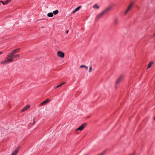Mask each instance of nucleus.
Returning <instances> with one entry per match:
<instances>
[{"label": "nucleus", "instance_id": "obj_10", "mask_svg": "<svg viewBox=\"0 0 155 155\" xmlns=\"http://www.w3.org/2000/svg\"><path fill=\"white\" fill-rule=\"evenodd\" d=\"M20 147H19L16 149L15 151L12 153L11 155H16L18 153L19 150L20 148Z\"/></svg>", "mask_w": 155, "mask_h": 155}, {"label": "nucleus", "instance_id": "obj_23", "mask_svg": "<svg viewBox=\"0 0 155 155\" xmlns=\"http://www.w3.org/2000/svg\"><path fill=\"white\" fill-rule=\"evenodd\" d=\"M84 68H85L87 70H88V67L87 66H85V67Z\"/></svg>", "mask_w": 155, "mask_h": 155}, {"label": "nucleus", "instance_id": "obj_17", "mask_svg": "<svg viewBox=\"0 0 155 155\" xmlns=\"http://www.w3.org/2000/svg\"><path fill=\"white\" fill-rule=\"evenodd\" d=\"M58 11L57 10L54 11L53 12V14L55 15L58 14Z\"/></svg>", "mask_w": 155, "mask_h": 155}, {"label": "nucleus", "instance_id": "obj_2", "mask_svg": "<svg viewBox=\"0 0 155 155\" xmlns=\"http://www.w3.org/2000/svg\"><path fill=\"white\" fill-rule=\"evenodd\" d=\"M134 5V3H131L130 5L128 6L124 13V15H126L129 12V11L132 8Z\"/></svg>", "mask_w": 155, "mask_h": 155}, {"label": "nucleus", "instance_id": "obj_9", "mask_svg": "<svg viewBox=\"0 0 155 155\" xmlns=\"http://www.w3.org/2000/svg\"><path fill=\"white\" fill-rule=\"evenodd\" d=\"M112 7V5H110L107 8H105L103 11L105 13H106L110 10L111 9Z\"/></svg>", "mask_w": 155, "mask_h": 155}, {"label": "nucleus", "instance_id": "obj_19", "mask_svg": "<svg viewBox=\"0 0 155 155\" xmlns=\"http://www.w3.org/2000/svg\"><path fill=\"white\" fill-rule=\"evenodd\" d=\"M92 67H90L89 70V73H91L92 71Z\"/></svg>", "mask_w": 155, "mask_h": 155}, {"label": "nucleus", "instance_id": "obj_6", "mask_svg": "<svg viewBox=\"0 0 155 155\" xmlns=\"http://www.w3.org/2000/svg\"><path fill=\"white\" fill-rule=\"evenodd\" d=\"M51 101L50 99H47L45 101H43L40 104V106H42L45 105Z\"/></svg>", "mask_w": 155, "mask_h": 155}, {"label": "nucleus", "instance_id": "obj_28", "mask_svg": "<svg viewBox=\"0 0 155 155\" xmlns=\"http://www.w3.org/2000/svg\"><path fill=\"white\" fill-rule=\"evenodd\" d=\"M3 53L2 52H0V54H1Z\"/></svg>", "mask_w": 155, "mask_h": 155}, {"label": "nucleus", "instance_id": "obj_29", "mask_svg": "<svg viewBox=\"0 0 155 155\" xmlns=\"http://www.w3.org/2000/svg\"><path fill=\"white\" fill-rule=\"evenodd\" d=\"M65 84V82H64V83H62V84H62V85L64 84Z\"/></svg>", "mask_w": 155, "mask_h": 155}, {"label": "nucleus", "instance_id": "obj_5", "mask_svg": "<svg viewBox=\"0 0 155 155\" xmlns=\"http://www.w3.org/2000/svg\"><path fill=\"white\" fill-rule=\"evenodd\" d=\"M20 50V48H18L17 49H15L13 50L12 52L10 53H9L7 55H13V54H15L16 53L18 52Z\"/></svg>", "mask_w": 155, "mask_h": 155}, {"label": "nucleus", "instance_id": "obj_26", "mask_svg": "<svg viewBox=\"0 0 155 155\" xmlns=\"http://www.w3.org/2000/svg\"><path fill=\"white\" fill-rule=\"evenodd\" d=\"M35 120V117L34 118V119H33V120ZM35 123V121H33V123H32V124H34Z\"/></svg>", "mask_w": 155, "mask_h": 155}, {"label": "nucleus", "instance_id": "obj_21", "mask_svg": "<svg viewBox=\"0 0 155 155\" xmlns=\"http://www.w3.org/2000/svg\"><path fill=\"white\" fill-rule=\"evenodd\" d=\"M8 3L7 2V1L6 0L5 2H4V3H3V5H7Z\"/></svg>", "mask_w": 155, "mask_h": 155}, {"label": "nucleus", "instance_id": "obj_22", "mask_svg": "<svg viewBox=\"0 0 155 155\" xmlns=\"http://www.w3.org/2000/svg\"><path fill=\"white\" fill-rule=\"evenodd\" d=\"M85 66V65H81L80 67V68H84Z\"/></svg>", "mask_w": 155, "mask_h": 155}, {"label": "nucleus", "instance_id": "obj_16", "mask_svg": "<svg viewBox=\"0 0 155 155\" xmlns=\"http://www.w3.org/2000/svg\"><path fill=\"white\" fill-rule=\"evenodd\" d=\"M47 16L49 17H51L53 16V14L52 12H50L47 14Z\"/></svg>", "mask_w": 155, "mask_h": 155}, {"label": "nucleus", "instance_id": "obj_7", "mask_svg": "<svg viewBox=\"0 0 155 155\" xmlns=\"http://www.w3.org/2000/svg\"><path fill=\"white\" fill-rule=\"evenodd\" d=\"M123 77L122 75L120 76L118 78L117 81H116V84L117 85L119 84L120 82L123 79Z\"/></svg>", "mask_w": 155, "mask_h": 155}, {"label": "nucleus", "instance_id": "obj_11", "mask_svg": "<svg viewBox=\"0 0 155 155\" xmlns=\"http://www.w3.org/2000/svg\"><path fill=\"white\" fill-rule=\"evenodd\" d=\"M105 13L103 11L102 12L99 14L97 16V19H98L102 16Z\"/></svg>", "mask_w": 155, "mask_h": 155}, {"label": "nucleus", "instance_id": "obj_25", "mask_svg": "<svg viewBox=\"0 0 155 155\" xmlns=\"http://www.w3.org/2000/svg\"><path fill=\"white\" fill-rule=\"evenodd\" d=\"M11 0H6L7 2L8 3L10 2Z\"/></svg>", "mask_w": 155, "mask_h": 155}, {"label": "nucleus", "instance_id": "obj_27", "mask_svg": "<svg viewBox=\"0 0 155 155\" xmlns=\"http://www.w3.org/2000/svg\"><path fill=\"white\" fill-rule=\"evenodd\" d=\"M68 31H69L68 30H67V31H66V34H68Z\"/></svg>", "mask_w": 155, "mask_h": 155}, {"label": "nucleus", "instance_id": "obj_8", "mask_svg": "<svg viewBox=\"0 0 155 155\" xmlns=\"http://www.w3.org/2000/svg\"><path fill=\"white\" fill-rule=\"evenodd\" d=\"M57 55L60 57L63 58L64 57V54L61 51H58L57 52Z\"/></svg>", "mask_w": 155, "mask_h": 155}, {"label": "nucleus", "instance_id": "obj_18", "mask_svg": "<svg viewBox=\"0 0 155 155\" xmlns=\"http://www.w3.org/2000/svg\"><path fill=\"white\" fill-rule=\"evenodd\" d=\"M114 22L115 24H117L118 22V19L117 18H115L114 19Z\"/></svg>", "mask_w": 155, "mask_h": 155}, {"label": "nucleus", "instance_id": "obj_15", "mask_svg": "<svg viewBox=\"0 0 155 155\" xmlns=\"http://www.w3.org/2000/svg\"><path fill=\"white\" fill-rule=\"evenodd\" d=\"M93 8H97V9H99L100 8V7L99 6H98L97 4H95L93 6Z\"/></svg>", "mask_w": 155, "mask_h": 155}, {"label": "nucleus", "instance_id": "obj_24", "mask_svg": "<svg viewBox=\"0 0 155 155\" xmlns=\"http://www.w3.org/2000/svg\"><path fill=\"white\" fill-rule=\"evenodd\" d=\"M1 3H2V4L3 5V3H4V2H3L2 1H0V5H1Z\"/></svg>", "mask_w": 155, "mask_h": 155}, {"label": "nucleus", "instance_id": "obj_30", "mask_svg": "<svg viewBox=\"0 0 155 155\" xmlns=\"http://www.w3.org/2000/svg\"><path fill=\"white\" fill-rule=\"evenodd\" d=\"M130 155H134V153L132 154H130Z\"/></svg>", "mask_w": 155, "mask_h": 155}, {"label": "nucleus", "instance_id": "obj_3", "mask_svg": "<svg viewBox=\"0 0 155 155\" xmlns=\"http://www.w3.org/2000/svg\"><path fill=\"white\" fill-rule=\"evenodd\" d=\"M87 124L84 123L82 124L78 128L76 129L75 130V131L76 132L78 130L81 131L86 126Z\"/></svg>", "mask_w": 155, "mask_h": 155}, {"label": "nucleus", "instance_id": "obj_20", "mask_svg": "<svg viewBox=\"0 0 155 155\" xmlns=\"http://www.w3.org/2000/svg\"><path fill=\"white\" fill-rule=\"evenodd\" d=\"M61 86H62V84H60V85H58V86H57L56 87H54V89H56V88H58L61 87Z\"/></svg>", "mask_w": 155, "mask_h": 155}, {"label": "nucleus", "instance_id": "obj_14", "mask_svg": "<svg viewBox=\"0 0 155 155\" xmlns=\"http://www.w3.org/2000/svg\"><path fill=\"white\" fill-rule=\"evenodd\" d=\"M153 63V61H151L150 63H149L148 64V65L147 69L150 68L152 66Z\"/></svg>", "mask_w": 155, "mask_h": 155}, {"label": "nucleus", "instance_id": "obj_4", "mask_svg": "<svg viewBox=\"0 0 155 155\" xmlns=\"http://www.w3.org/2000/svg\"><path fill=\"white\" fill-rule=\"evenodd\" d=\"M11 60L10 58H7L6 60L2 61L0 64H6L9 63L11 62Z\"/></svg>", "mask_w": 155, "mask_h": 155}, {"label": "nucleus", "instance_id": "obj_13", "mask_svg": "<svg viewBox=\"0 0 155 155\" xmlns=\"http://www.w3.org/2000/svg\"><path fill=\"white\" fill-rule=\"evenodd\" d=\"M81 6H79L78 7L76 8H75V10L72 12V13L74 14L76 12L78 11L80 9V8H81Z\"/></svg>", "mask_w": 155, "mask_h": 155}, {"label": "nucleus", "instance_id": "obj_12", "mask_svg": "<svg viewBox=\"0 0 155 155\" xmlns=\"http://www.w3.org/2000/svg\"><path fill=\"white\" fill-rule=\"evenodd\" d=\"M30 107V106L29 105H27L24 108H23L21 110V111L22 112H23L25 111V110L28 109Z\"/></svg>", "mask_w": 155, "mask_h": 155}, {"label": "nucleus", "instance_id": "obj_31", "mask_svg": "<svg viewBox=\"0 0 155 155\" xmlns=\"http://www.w3.org/2000/svg\"><path fill=\"white\" fill-rule=\"evenodd\" d=\"M153 119H154V120H155V117H154Z\"/></svg>", "mask_w": 155, "mask_h": 155}, {"label": "nucleus", "instance_id": "obj_1", "mask_svg": "<svg viewBox=\"0 0 155 155\" xmlns=\"http://www.w3.org/2000/svg\"><path fill=\"white\" fill-rule=\"evenodd\" d=\"M20 57V55L19 54H16L15 55V54H13L12 55H7L6 56V58H10L11 60V62H12L13 61L14 58H18Z\"/></svg>", "mask_w": 155, "mask_h": 155}]
</instances>
